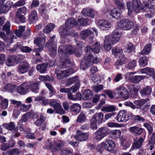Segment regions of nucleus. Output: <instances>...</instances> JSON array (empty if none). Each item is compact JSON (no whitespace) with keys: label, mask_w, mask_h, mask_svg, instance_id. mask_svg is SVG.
<instances>
[{"label":"nucleus","mask_w":155,"mask_h":155,"mask_svg":"<svg viewBox=\"0 0 155 155\" xmlns=\"http://www.w3.org/2000/svg\"><path fill=\"white\" fill-rule=\"evenodd\" d=\"M127 5L129 13L133 11L138 12L141 8V2L139 0H132L131 3L130 2H128Z\"/></svg>","instance_id":"obj_1"},{"label":"nucleus","mask_w":155,"mask_h":155,"mask_svg":"<svg viewBox=\"0 0 155 155\" xmlns=\"http://www.w3.org/2000/svg\"><path fill=\"white\" fill-rule=\"evenodd\" d=\"M80 81L78 79V76H76L68 79L67 81L66 86H68L75 83L74 86H73L69 88V89H70V91H72L73 93H75L78 90L80 87Z\"/></svg>","instance_id":"obj_2"},{"label":"nucleus","mask_w":155,"mask_h":155,"mask_svg":"<svg viewBox=\"0 0 155 155\" xmlns=\"http://www.w3.org/2000/svg\"><path fill=\"white\" fill-rule=\"evenodd\" d=\"M45 37L43 34L39 36L37 39H35L34 43H36L39 47L38 48H35L34 49V51L36 52V55H40V54L38 52L41 51L43 50L45 42Z\"/></svg>","instance_id":"obj_3"},{"label":"nucleus","mask_w":155,"mask_h":155,"mask_svg":"<svg viewBox=\"0 0 155 155\" xmlns=\"http://www.w3.org/2000/svg\"><path fill=\"white\" fill-rule=\"evenodd\" d=\"M48 146L51 152H55L60 150L64 147V144L59 140H55L49 143Z\"/></svg>","instance_id":"obj_4"},{"label":"nucleus","mask_w":155,"mask_h":155,"mask_svg":"<svg viewBox=\"0 0 155 155\" xmlns=\"http://www.w3.org/2000/svg\"><path fill=\"white\" fill-rule=\"evenodd\" d=\"M55 71L57 77L60 79L67 77L76 72L72 68H69L62 71H60L58 69H56Z\"/></svg>","instance_id":"obj_5"},{"label":"nucleus","mask_w":155,"mask_h":155,"mask_svg":"<svg viewBox=\"0 0 155 155\" xmlns=\"http://www.w3.org/2000/svg\"><path fill=\"white\" fill-rule=\"evenodd\" d=\"M55 37V36L51 37L45 45V46L48 48L50 54L52 56H54L57 53L56 44L55 42L54 41Z\"/></svg>","instance_id":"obj_6"},{"label":"nucleus","mask_w":155,"mask_h":155,"mask_svg":"<svg viewBox=\"0 0 155 155\" xmlns=\"http://www.w3.org/2000/svg\"><path fill=\"white\" fill-rule=\"evenodd\" d=\"M93 56L89 54L88 55L85 54L83 59L81 60L80 68L83 70L87 69V68L92 64L91 59Z\"/></svg>","instance_id":"obj_7"},{"label":"nucleus","mask_w":155,"mask_h":155,"mask_svg":"<svg viewBox=\"0 0 155 155\" xmlns=\"http://www.w3.org/2000/svg\"><path fill=\"white\" fill-rule=\"evenodd\" d=\"M118 26L124 30L131 29L134 25L133 22L128 19H122L118 22Z\"/></svg>","instance_id":"obj_8"},{"label":"nucleus","mask_w":155,"mask_h":155,"mask_svg":"<svg viewBox=\"0 0 155 155\" xmlns=\"http://www.w3.org/2000/svg\"><path fill=\"white\" fill-rule=\"evenodd\" d=\"M108 129L105 127L99 128L95 133V138L97 140H101L108 134Z\"/></svg>","instance_id":"obj_9"},{"label":"nucleus","mask_w":155,"mask_h":155,"mask_svg":"<svg viewBox=\"0 0 155 155\" xmlns=\"http://www.w3.org/2000/svg\"><path fill=\"white\" fill-rule=\"evenodd\" d=\"M135 72H128L126 74V78L128 79L131 82L134 83H138L141 80L144 78L145 76H135Z\"/></svg>","instance_id":"obj_10"},{"label":"nucleus","mask_w":155,"mask_h":155,"mask_svg":"<svg viewBox=\"0 0 155 155\" xmlns=\"http://www.w3.org/2000/svg\"><path fill=\"white\" fill-rule=\"evenodd\" d=\"M27 9L25 7H23L18 8L16 13L15 18L16 19H18L22 23H24L25 21V17L24 16L21 14L24 15L26 14Z\"/></svg>","instance_id":"obj_11"},{"label":"nucleus","mask_w":155,"mask_h":155,"mask_svg":"<svg viewBox=\"0 0 155 155\" xmlns=\"http://www.w3.org/2000/svg\"><path fill=\"white\" fill-rule=\"evenodd\" d=\"M74 51V48L71 46L65 45L60 46L59 47L58 51L60 54H72Z\"/></svg>","instance_id":"obj_12"},{"label":"nucleus","mask_w":155,"mask_h":155,"mask_svg":"<svg viewBox=\"0 0 155 155\" xmlns=\"http://www.w3.org/2000/svg\"><path fill=\"white\" fill-rule=\"evenodd\" d=\"M49 104L53 107L57 113L60 114H64L65 111L64 110L61 105L56 101L51 100L49 103Z\"/></svg>","instance_id":"obj_13"},{"label":"nucleus","mask_w":155,"mask_h":155,"mask_svg":"<svg viewBox=\"0 0 155 155\" xmlns=\"http://www.w3.org/2000/svg\"><path fill=\"white\" fill-rule=\"evenodd\" d=\"M117 91H120L119 93L120 97L124 98L125 99L128 98L129 96V92L123 86H121L115 89Z\"/></svg>","instance_id":"obj_14"},{"label":"nucleus","mask_w":155,"mask_h":155,"mask_svg":"<svg viewBox=\"0 0 155 155\" xmlns=\"http://www.w3.org/2000/svg\"><path fill=\"white\" fill-rule=\"evenodd\" d=\"M89 136V135L87 133H82L80 131L78 130L74 137L76 140L81 142L86 141Z\"/></svg>","instance_id":"obj_15"},{"label":"nucleus","mask_w":155,"mask_h":155,"mask_svg":"<svg viewBox=\"0 0 155 155\" xmlns=\"http://www.w3.org/2000/svg\"><path fill=\"white\" fill-rule=\"evenodd\" d=\"M40 83L39 81L34 80L28 81L27 83V84L29 87V89H30L32 92H34L39 89V85Z\"/></svg>","instance_id":"obj_16"},{"label":"nucleus","mask_w":155,"mask_h":155,"mask_svg":"<svg viewBox=\"0 0 155 155\" xmlns=\"http://www.w3.org/2000/svg\"><path fill=\"white\" fill-rule=\"evenodd\" d=\"M97 25L99 27L103 30H107L111 26L110 22L103 20L99 21L97 23Z\"/></svg>","instance_id":"obj_17"},{"label":"nucleus","mask_w":155,"mask_h":155,"mask_svg":"<svg viewBox=\"0 0 155 155\" xmlns=\"http://www.w3.org/2000/svg\"><path fill=\"white\" fill-rule=\"evenodd\" d=\"M30 67L29 64L27 62L20 64L18 66V71L21 74H23L28 72Z\"/></svg>","instance_id":"obj_18"},{"label":"nucleus","mask_w":155,"mask_h":155,"mask_svg":"<svg viewBox=\"0 0 155 155\" xmlns=\"http://www.w3.org/2000/svg\"><path fill=\"white\" fill-rule=\"evenodd\" d=\"M29 89L27 83L24 82L19 86L17 89V92L20 94H25Z\"/></svg>","instance_id":"obj_19"},{"label":"nucleus","mask_w":155,"mask_h":155,"mask_svg":"<svg viewBox=\"0 0 155 155\" xmlns=\"http://www.w3.org/2000/svg\"><path fill=\"white\" fill-rule=\"evenodd\" d=\"M128 129L130 132L135 136L140 135L143 132L142 128L137 126L130 127Z\"/></svg>","instance_id":"obj_20"},{"label":"nucleus","mask_w":155,"mask_h":155,"mask_svg":"<svg viewBox=\"0 0 155 155\" xmlns=\"http://www.w3.org/2000/svg\"><path fill=\"white\" fill-rule=\"evenodd\" d=\"M77 25V22L73 17L67 19L66 22L65 26L68 29L72 28Z\"/></svg>","instance_id":"obj_21"},{"label":"nucleus","mask_w":155,"mask_h":155,"mask_svg":"<svg viewBox=\"0 0 155 155\" xmlns=\"http://www.w3.org/2000/svg\"><path fill=\"white\" fill-rule=\"evenodd\" d=\"M110 38V41L112 43L114 44L117 42L121 36V34L118 32H114L111 36L107 35Z\"/></svg>","instance_id":"obj_22"},{"label":"nucleus","mask_w":155,"mask_h":155,"mask_svg":"<svg viewBox=\"0 0 155 155\" xmlns=\"http://www.w3.org/2000/svg\"><path fill=\"white\" fill-rule=\"evenodd\" d=\"M105 149L108 151L113 150L115 145L114 143L111 140L107 139L105 142Z\"/></svg>","instance_id":"obj_23"},{"label":"nucleus","mask_w":155,"mask_h":155,"mask_svg":"<svg viewBox=\"0 0 155 155\" xmlns=\"http://www.w3.org/2000/svg\"><path fill=\"white\" fill-rule=\"evenodd\" d=\"M82 13L85 16L93 18L94 15L97 14V12L91 9L85 8L82 10Z\"/></svg>","instance_id":"obj_24"},{"label":"nucleus","mask_w":155,"mask_h":155,"mask_svg":"<svg viewBox=\"0 0 155 155\" xmlns=\"http://www.w3.org/2000/svg\"><path fill=\"white\" fill-rule=\"evenodd\" d=\"M141 72L142 74L146 73L150 76H152L153 78H155V71L153 68L146 67L142 69Z\"/></svg>","instance_id":"obj_25"},{"label":"nucleus","mask_w":155,"mask_h":155,"mask_svg":"<svg viewBox=\"0 0 155 155\" xmlns=\"http://www.w3.org/2000/svg\"><path fill=\"white\" fill-rule=\"evenodd\" d=\"M110 15L113 18H119L121 15V11L118 8H114L111 10Z\"/></svg>","instance_id":"obj_26"},{"label":"nucleus","mask_w":155,"mask_h":155,"mask_svg":"<svg viewBox=\"0 0 155 155\" xmlns=\"http://www.w3.org/2000/svg\"><path fill=\"white\" fill-rule=\"evenodd\" d=\"M110 38L108 36H106L105 37L104 40V48L105 50L109 51L111 48L112 43L110 41Z\"/></svg>","instance_id":"obj_27"},{"label":"nucleus","mask_w":155,"mask_h":155,"mask_svg":"<svg viewBox=\"0 0 155 155\" xmlns=\"http://www.w3.org/2000/svg\"><path fill=\"white\" fill-rule=\"evenodd\" d=\"M94 119L98 124L102 123L103 120L104 114L102 112L96 113L92 117Z\"/></svg>","instance_id":"obj_28"},{"label":"nucleus","mask_w":155,"mask_h":155,"mask_svg":"<svg viewBox=\"0 0 155 155\" xmlns=\"http://www.w3.org/2000/svg\"><path fill=\"white\" fill-rule=\"evenodd\" d=\"M93 95V92L91 90L86 89L83 92L82 95V97L84 100H90L92 98Z\"/></svg>","instance_id":"obj_29"},{"label":"nucleus","mask_w":155,"mask_h":155,"mask_svg":"<svg viewBox=\"0 0 155 155\" xmlns=\"http://www.w3.org/2000/svg\"><path fill=\"white\" fill-rule=\"evenodd\" d=\"M126 112L124 110L120 111L116 117V120L119 122H125V118Z\"/></svg>","instance_id":"obj_30"},{"label":"nucleus","mask_w":155,"mask_h":155,"mask_svg":"<svg viewBox=\"0 0 155 155\" xmlns=\"http://www.w3.org/2000/svg\"><path fill=\"white\" fill-rule=\"evenodd\" d=\"M81 109V105L78 103H74L70 107V110L75 113H78L80 112Z\"/></svg>","instance_id":"obj_31"},{"label":"nucleus","mask_w":155,"mask_h":155,"mask_svg":"<svg viewBox=\"0 0 155 155\" xmlns=\"http://www.w3.org/2000/svg\"><path fill=\"white\" fill-rule=\"evenodd\" d=\"M2 127L10 131H13L17 128L15 123L10 122L8 123H4L2 125Z\"/></svg>","instance_id":"obj_32"},{"label":"nucleus","mask_w":155,"mask_h":155,"mask_svg":"<svg viewBox=\"0 0 155 155\" xmlns=\"http://www.w3.org/2000/svg\"><path fill=\"white\" fill-rule=\"evenodd\" d=\"M121 58L118 59L115 63V65L117 66L122 65L126 64L128 61L127 58L124 54H122Z\"/></svg>","instance_id":"obj_33"},{"label":"nucleus","mask_w":155,"mask_h":155,"mask_svg":"<svg viewBox=\"0 0 155 155\" xmlns=\"http://www.w3.org/2000/svg\"><path fill=\"white\" fill-rule=\"evenodd\" d=\"M152 45L150 43L148 44L145 46L143 49L139 52L140 54L147 55L148 54L151 50Z\"/></svg>","instance_id":"obj_34"},{"label":"nucleus","mask_w":155,"mask_h":155,"mask_svg":"<svg viewBox=\"0 0 155 155\" xmlns=\"http://www.w3.org/2000/svg\"><path fill=\"white\" fill-rule=\"evenodd\" d=\"M80 34L81 36L84 39H86L89 35H91L92 36H94L93 35V32L89 29H87L81 31Z\"/></svg>","instance_id":"obj_35"},{"label":"nucleus","mask_w":155,"mask_h":155,"mask_svg":"<svg viewBox=\"0 0 155 155\" xmlns=\"http://www.w3.org/2000/svg\"><path fill=\"white\" fill-rule=\"evenodd\" d=\"M38 15L35 11H32L29 15L28 19L32 23L35 22L38 20Z\"/></svg>","instance_id":"obj_36"},{"label":"nucleus","mask_w":155,"mask_h":155,"mask_svg":"<svg viewBox=\"0 0 155 155\" xmlns=\"http://www.w3.org/2000/svg\"><path fill=\"white\" fill-rule=\"evenodd\" d=\"M86 119V113L82 111L78 116L76 121L77 123H81L84 122Z\"/></svg>","instance_id":"obj_37"},{"label":"nucleus","mask_w":155,"mask_h":155,"mask_svg":"<svg viewBox=\"0 0 155 155\" xmlns=\"http://www.w3.org/2000/svg\"><path fill=\"white\" fill-rule=\"evenodd\" d=\"M143 141V138L142 137H140L137 140L134 141L132 147L133 149L139 148L142 145Z\"/></svg>","instance_id":"obj_38"},{"label":"nucleus","mask_w":155,"mask_h":155,"mask_svg":"<svg viewBox=\"0 0 155 155\" xmlns=\"http://www.w3.org/2000/svg\"><path fill=\"white\" fill-rule=\"evenodd\" d=\"M47 67V64L45 63L38 64L37 65L36 68L37 70L41 73H45L46 71Z\"/></svg>","instance_id":"obj_39"},{"label":"nucleus","mask_w":155,"mask_h":155,"mask_svg":"<svg viewBox=\"0 0 155 155\" xmlns=\"http://www.w3.org/2000/svg\"><path fill=\"white\" fill-rule=\"evenodd\" d=\"M16 60V58L15 56H10L7 58L6 64L8 66H12L14 64Z\"/></svg>","instance_id":"obj_40"},{"label":"nucleus","mask_w":155,"mask_h":155,"mask_svg":"<svg viewBox=\"0 0 155 155\" xmlns=\"http://www.w3.org/2000/svg\"><path fill=\"white\" fill-rule=\"evenodd\" d=\"M109 134L113 138L116 139L120 137L121 131L119 130H112L110 132Z\"/></svg>","instance_id":"obj_41"},{"label":"nucleus","mask_w":155,"mask_h":155,"mask_svg":"<svg viewBox=\"0 0 155 155\" xmlns=\"http://www.w3.org/2000/svg\"><path fill=\"white\" fill-rule=\"evenodd\" d=\"M151 88L147 86L141 90L140 93L142 96L150 95L151 93Z\"/></svg>","instance_id":"obj_42"},{"label":"nucleus","mask_w":155,"mask_h":155,"mask_svg":"<svg viewBox=\"0 0 155 155\" xmlns=\"http://www.w3.org/2000/svg\"><path fill=\"white\" fill-rule=\"evenodd\" d=\"M116 110L115 107L112 105H109L108 106L104 107L101 109V110L107 112H113Z\"/></svg>","instance_id":"obj_43"},{"label":"nucleus","mask_w":155,"mask_h":155,"mask_svg":"<svg viewBox=\"0 0 155 155\" xmlns=\"http://www.w3.org/2000/svg\"><path fill=\"white\" fill-rule=\"evenodd\" d=\"M54 25L52 23H50L45 26L43 30L44 32L45 33L48 34L54 28Z\"/></svg>","instance_id":"obj_44"},{"label":"nucleus","mask_w":155,"mask_h":155,"mask_svg":"<svg viewBox=\"0 0 155 155\" xmlns=\"http://www.w3.org/2000/svg\"><path fill=\"white\" fill-rule=\"evenodd\" d=\"M101 46L99 43L96 42L92 47V52L94 54L98 53L100 51Z\"/></svg>","instance_id":"obj_45"},{"label":"nucleus","mask_w":155,"mask_h":155,"mask_svg":"<svg viewBox=\"0 0 155 155\" xmlns=\"http://www.w3.org/2000/svg\"><path fill=\"white\" fill-rule=\"evenodd\" d=\"M70 60L69 59H67L62 60L59 65V68L61 69H64L68 66V64L70 63Z\"/></svg>","instance_id":"obj_46"},{"label":"nucleus","mask_w":155,"mask_h":155,"mask_svg":"<svg viewBox=\"0 0 155 155\" xmlns=\"http://www.w3.org/2000/svg\"><path fill=\"white\" fill-rule=\"evenodd\" d=\"M135 47L130 42L127 43L125 45V50L127 53H130L134 50Z\"/></svg>","instance_id":"obj_47"},{"label":"nucleus","mask_w":155,"mask_h":155,"mask_svg":"<svg viewBox=\"0 0 155 155\" xmlns=\"http://www.w3.org/2000/svg\"><path fill=\"white\" fill-rule=\"evenodd\" d=\"M145 7L143 8V10H149V11L152 13H155V6L153 5H149L147 4H146L145 5Z\"/></svg>","instance_id":"obj_48"},{"label":"nucleus","mask_w":155,"mask_h":155,"mask_svg":"<svg viewBox=\"0 0 155 155\" xmlns=\"http://www.w3.org/2000/svg\"><path fill=\"white\" fill-rule=\"evenodd\" d=\"M45 119L43 115H41L40 117V118L34 122V124L37 126L40 127L44 122Z\"/></svg>","instance_id":"obj_49"},{"label":"nucleus","mask_w":155,"mask_h":155,"mask_svg":"<svg viewBox=\"0 0 155 155\" xmlns=\"http://www.w3.org/2000/svg\"><path fill=\"white\" fill-rule=\"evenodd\" d=\"M147 102L146 100L141 99L139 100H135L134 102L135 105L138 106V108L141 109L140 107Z\"/></svg>","instance_id":"obj_50"},{"label":"nucleus","mask_w":155,"mask_h":155,"mask_svg":"<svg viewBox=\"0 0 155 155\" xmlns=\"http://www.w3.org/2000/svg\"><path fill=\"white\" fill-rule=\"evenodd\" d=\"M69 29L66 28L65 26V28H64L61 31L59 32L60 35L64 38L65 37L69 35Z\"/></svg>","instance_id":"obj_51"},{"label":"nucleus","mask_w":155,"mask_h":155,"mask_svg":"<svg viewBox=\"0 0 155 155\" xmlns=\"http://www.w3.org/2000/svg\"><path fill=\"white\" fill-rule=\"evenodd\" d=\"M112 54L116 57L119 56L122 54L123 51L121 48H115L112 49Z\"/></svg>","instance_id":"obj_52"},{"label":"nucleus","mask_w":155,"mask_h":155,"mask_svg":"<svg viewBox=\"0 0 155 155\" xmlns=\"http://www.w3.org/2000/svg\"><path fill=\"white\" fill-rule=\"evenodd\" d=\"M16 86L13 84H6L5 88L6 90L8 91H10L11 92H13V91L16 88Z\"/></svg>","instance_id":"obj_53"},{"label":"nucleus","mask_w":155,"mask_h":155,"mask_svg":"<svg viewBox=\"0 0 155 155\" xmlns=\"http://www.w3.org/2000/svg\"><path fill=\"white\" fill-rule=\"evenodd\" d=\"M139 63L140 66L144 67L146 65L147 63L146 57L144 56L139 59Z\"/></svg>","instance_id":"obj_54"},{"label":"nucleus","mask_w":155,"mask_h":155,"mask_svg":"<svg viewBox=\"0 0 155 155\" xmlns=\"http://www.w3.org/2000/svg\"><path fill=\"white\" fill-rule=\"evenodd\" d=\"M97 122L92 117L90 120V128L92 130L97 129V128L96 123Z\"/></svg>","instance_id":"obj_55"},{"label":"nucleus","mask_w":155,"mask_h":155,"mask_svg":"<svg viewBox=\"0 0 155 155\" xmlns=\"http://www.w3.org/2000/svg\"><path fill=\"white\" fill-rule=\"evenodd\" d=\"M10 24L8 21H7L3 26V30L5 31L7 34H8L10 31Z\"/></svg>","instance_id":"obj_56"},{"label":"nucleus","mask_w":155,"mask_h":155,"mask_svg":"<svg viewBox=\"0 0 155 155\" xmlns=\"http://www.w3.org/2000/svg\"><path fill=\"white\" fill-rule=\"evenodd\" d=\"M103 89V86L102 84L94 85L92 87V89L95 92L97 93Z\"/></svg>","instance_id":"obj_57"},{"label":"nucleus","mask_w":155,"mask_h":155,"mask_svg":"<svg viewBox=\"0 0 155 155\" xmlns=\"http://www.w3.org/2000/svg\"><path fill=\"white\" fill-rule=\"evenodd\" d=\"M8 104V101L7 99L2 100L0 103L1 107L3 109H5L7 107Z\"/></svg>","instance_id":"obj_58"},{"label":"nucleus","mask_w":155,"mask_h":155,"mask_svg":"<svg viewBox=\"0 0 155 155\" xmlns=\"http://www.w3.org/2000/svg\"><path fill=\"white\" fill-rule=\"evenodd\" d=\"M31 116V113L28 112L22 116L21 120L22 122H25L29 119Z\"/></svg>","instance_id":"obj_59"},{"label":"nucleus","mask_w":155,"mask_h":155,"mask_svg":"<svg viewBox=\"0 0 155 155\" xmlns=\"http://www.w3.org/2000/svg\"><path fill=\"white\" fill-rule=\"evenodd\" d=\"M21 105L20 106V110L23 112L27 111L31 107V105H25L21 103Z\"/></svg>","instance_id":"obj_60"},{"label":"nucleus","mask_w":155,"mask_h":155,"mask_svg":"<svg viewBox=\"0 0 155 155\" xmlns=\"http://www.w3.org/2000/svg\"><path fill=\"white\" fill-rule=\"evenodd\" d=\"M39 79L42 81H50L51 80V78L48 75L46 76L40 75L39 76Z\"/></svg>","instance_id":"obj_61"},{"label":"nucleus","mask_w":155,"mask_h":155,"mask_svg":"<svg viewBox=\"0 0 155 155\" xmlns=\"http://www.w3.org/2000/svg\"><path fill=\"white\" fill-rule=\"evenodd\" d=\"M39 10L43 16L45 15L47 12L46 8L43 5H41L39 6Z\"/></svg>","instance_id":"obj_62"},{"label":"nucleus","mask_w":155,"mask_h":155,"mask_svg":"<svg viewBox=\"0 0 155 155\" xmlns=\"http://www.w3.org/2000/svg\"><path fill=\"white\" fill-rule=\"evenodd\" d=\"M10 101L11 104L16 106L17 107H19L22 103L20 101H18L14 99L10 100Z\"/></svg>","instance_id":"obj_63"},{"label":"nucleus","mask_w":155,"mask_h":155,"mask_svg":"<svg viewBox=\"0 0 155 155\" xmlns=\"http://www.w3.org/2000/svg\"><path fill=\"white\" fill-rule=\"evenodd\" d=\"M114 2L120 8L124 7V5L123 3V0H115Z\"/></svg>","instance_id":"obj_64"}]
</instances>
